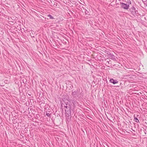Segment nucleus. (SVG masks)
Masks as SVG:
<instances>
[{
  "instance_id": "3",
  "label": "nucleus",
  "mask_w": 147,
  "mask_h": 147,
  "mask_svg": "<svg viewBox=\"0 0 147 147\" xmlns=\"http://www.w3.org/2000/svg\"><path fill=\"white\" fill-rule=\"evenodd\" d=\"M134 121L136 122H138L139 121V120L136 117H134Z\"/></svg>"
},
{
  "instance_id": "1",
  "label": "nucleus",
  "mask_w": 147,
  "mask_h": 147,
  "mask_svg": "<svg viewBox=\"0 0 147 147\" xmlns=\"http://www.w3.org/2000/svg\"><path fill=\"white\" fill-rule=\"evenodd\" d=\"M120 5L122 8L125 9H128L129 7V5L120 2Z\"/></svg>"
},
{
  "instance_id": "2",
  "label": "nucleus",
  "mask_w": 147,
  "mask_h": 147,
  "mask_svg": "<svg viewBox=\"0 0 147 147\" xmlns=\"http://www.w3.org/2000/svg\"><path fill=\"white\" fill-rule=\"evenodd\" d=\"M110 82L111 83H113V84H116L118 83V82L116 80H114L113 79H111L110 80Z\"/></svg>"
},
{
  "instance_id": "4",
  "label": "nucleus",
  "mask_w": 147,
  "mask_h": 147,
  "mask_svg": "<svg viewBox=\"0 0 147 147\" xmlns=\"http://www.w3.org/2000/svg\"><path fill=\"white\" fill-rule=\"evenodd\" d=\"M48 16L49 17V18L53 19V18L50 15H48Z\"/></svg>"
}]
</instances>
